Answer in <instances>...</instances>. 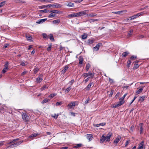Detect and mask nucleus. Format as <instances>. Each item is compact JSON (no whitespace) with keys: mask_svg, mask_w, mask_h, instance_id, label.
Segmentation results:
<instances>
[{"mask_svg":"<svg viewBox=\"0 0 149 149\" xmlns=\"http://www.w3.org/2000/svg\"><path fill=\"white\" fill-rule=\"evenodd\" d=\"M89 10H85L80 11L77 13L78 16V17H81L86 15L88 12Z\"/></svg>","mask_w":149,"mask_h":149,"instance_id":"1","label":"nucleus"},{"mask_svg":"<svg viewBox=\"0 0 149 149\" xmlns=\"http://www.w3.org/2000/svg\"><path fill=\"white\" fill-rule=\"evenodd\" d=\"M22 117L23 119L25 121L28 122L29 121L30 117L26 113H23L22 114Z\"/></svg>","mask_w":149,"mask_h":149,"instance_id":"2","label":"nucleus"},{"mask_svg":"<svg viewBox=\"0 0 149 149\" xmlns=\"http://www.w3.org/2000/svg\"><path fill=\"white\" fill-rule=\"evenodd\" d=\"M78 103L77 102H72L68 104V106L70 108H71L72 107H74L75 105H78Z\"/></svg>","mask_w":149,"mask_h":149,"instance_id":"3","label":"nucleus"},{"mask_svg":"<svg viewBox=\"0 0 149 149\" xmlns=\"http://www.w3.org/2000/svg\"><path fill=\"white\" fill-rule=\"evenodd\" d=\"M124 103V102H122L120 100V101H119L118 103L114 104L113 107L114 108H116L121 105H122Z\"/></svg>","mask_w":149,"mask_h":149,"instance_id":"4","label":"nucleus"},{"mask_svg":"<svg viewBox=\"0 0 149 149\" xmlns=\"http://www.w3.org/2000/svg\"><path fill=\"white\" fill-rule=\"evenodd\" d=\"M42 76L43 75H42L40 74L36 78V80L38 83H40L42 81L43 79L42 77Z\"/></svg>","mask_w":149,"mask_h":149,"instance_id":"5","label":"nucleus"},{"mask_svg":"<svg viewBox=\"0 0 149 149\" xmlns=\"http://www.w3.org/2000/svg\"><path fill=\"white\" fill-rule=\"evenodd\" d=\"M121 138V137L118 135L114 141L113 143H116V145H117V143L119 142Z\"/></svg>","mask_w":149,"mask_h":149,"instance_id":"6","label":"nucleus"},{"mask_svg":"<svg viewBox=\"0 0 149 149\" xmlns=\"http://www.w3.org/2000/svg\"><path fill=\"white\" fill-rule=\"evenodd\" d=\"M76 17H78L77 13H72L71 14H70L68 16V18H72Z\"/></svg>","mask_w":149,"mask_h":149,"instance_id":"7","label":"nucleus"},{"mask_svg":"<svg viewBox=\"0 0 149 149\" xmlns=\"http://www.w3.org/2000/svg\"><path fill=\"white\" fill-rule=\"evenodd\" d=\"M102 45V44L101 42L98 43L97 45L95 47H93L94 49H96V51H97L99 50L100 46Z\"/></svg>","mask_w":149,"mask_h":149,"instance_id":"8","label":"nucleus"},{"mask_svg":"<svg viewBox=\"0 0 149 149\" xmlns=\"http://www.w3.org/2000/svg\"><path fill=\"white\" fill-rule=\"evenodd\" d=\"M105 140L106 141V137L104 135L101 137L100 140V143H103Z\"/></svg>","mask_w":149,"mask_h":149,"instance_id":"9","label":"nucleus"},{"mask_svg":"<svg viewBox=\"0 0 149 149\" xmlns=\"http://www.w3.org/2000/svg\"><path fill=\"white\" fill-rule=\"evenodd\" d=\"M140 126V133L141 134H143V123H141L139 124Z\"/></svg>","mask_w":149,"mask_h":149,"instance_id":"10","label":"nucleus"},{"mask_svg":"<svg viewBox=\"0 0 149 149\" xmlns=\"http://www.w3.org/2000/svg\"><path fill=\"white\" fill-rule=\"evenodd\" d=\"M86 138L88 141H90L92 140L93 138V136L91 134H87L86 135Z\"/></svg>","mask_w":149,"mask_h":149,"instance_id":"11","label":"nucleus"},{"mask_svg":"<svg viewBox=\"0 0 149 149\" xmlns=\"http://www.w3.org/2000/svg\"><path fill=\"white\" fill-rule=\"evenodd\" d=\"M47 20V18L39 19L37 21V22H36V23L38 24L42 23L45 22L46 20Z\"/></svg>","mask_w":149,"mask_h":149,"instance_id":"12","label":"nucleus"},{"mask_svg":"<svg viewBox=\"0 0 149 149\" xmlns=\"http://www.w3.org/2000/svg\"><path fill=\"white\" fill-rule=\"evenodd\" d=\"M97 15V14L96 13H91L87 14L86 16L89 17H95Z\"/></svg>","mask_w":149,"mask_h":149,"instance_id":"13","label":"nucleus"},{"mask_svg":"<svg viewBox=\"0 0 149 149\" xmlns=\"http://www.w3.org/2000/svg\"><path fill=\"white\" fill-rule=\"evenodd\" d=\"M68 68L69 67L68 66V65H65L63 69L61 71L62 73L63 74L65 73V72H66L67 69H68Z\"/></svg>","mask_w":149,"mask_h":149,"instance_id":"14","label":"nucleus"},{"mask_svg":"<svg viewBox=\"0 0 149 149\" xmlns=\"http://www.w3.org/2000/svg\"><path fill=\"white\" fill-rule=\"evenodd\" d=\"M111 135L112 134L110 133H109L107 134V136L106 137V141H110Z\"/></svg>","mask_w":149,"mask_h":149,"instance_id":"15","label":"nucleus"},{"mask_svg":"<svg viewBox=\"0 0 149 149\" xmlns=\"http://www.w3.org/2000/svg\"><path fill=\"white\" fill-rule=\"evenodd\" d=\"M124 11H125V12H127V10H122L120 11H116V12H113L112 13H113L118 14V15H120V14L121 13H123Z\"/></svg>","mask_w":149,"mask_h":149,"instance_id":"16","label":"nucleus"},{"mask_svg":"<svg viewBox=\"0 0 149 149\" xmlns=\"http://www.w3.org/2000/svg\"><path fill=\"white\" fill-rule=\"evenodd\" d=\"M144 143V141H142L140 144L138 149H143Z\"/></svg>","mask_w":149,"mask_h":149,"instance_id":"17","label":"nucleus"},{"mask_svg":"<svg viewBox=\"0 0 149 149\" xmlns=\"http://www.w3.org/2000/svg\"><path fill=\"white\" fill-rule=\"evenodd\" d=\"M60 22V19H57L53 21L52 22L53 24H58Z\"/></svg>","mask_w":149,"mask_h":149,"instance_id":"18","label":"nucleus"},{"mask_svg":"<svg viewBox=\"0 0 149 149\" xmlns=\"http://www.w3.org/2000/svg\"><path fill=\"white\" fill-rule=\"evenodd\" d=\"M144 14V13L143 12H141L137 13V14L135 15V17H136V18L139 17V16L143 15Z\"/></svg>","mask_w":149,"mask_h":149,"instance_id":"19","label":"nucleus"},{"mask_svg":"<svg viewBox=\"0 0 149 149\" xmlns=\"http://www.w3.org/2000/svg\"><path fill=\"white\" fill-rule=\"evenodd\" d=\"M66 5L69 7H72L74 6V3L72 2H69Z\"/></svg>","mask_w":149,"mask_h":149,"instance_id":"20","label":"nucleus"},{"mask_svg":"<svg viewBox=\"0 0 149 149\" xmlns=\"http://www.w3.org/2000/svg\"><path fill=\"white\" fill-rule=\"evenodd\" d=\"M129 54L128 52H125L123 53L122 54L123 57H125L126 56Z\"/></svg>","mask_w":149,"mask_h":149,"instance_id":"21","label":"nucleus"},{"mask_svg":"<svg viewBox=\"0 0 149 149\" xmlns=\"http://www.w3.org/2000/svg\"><path fill=\"white\" fill-rule=\"evenodd\" d=\"M79 64H82L83 63V58L81 56H80L79 57Z\"/></svg>","mask_w":149,"mask_h":149,"instance_id":"22","label":"nucleus"},{"mask_svg":"<svg viewBox=\"0 0 149 149\" xmlns=\"http://www.w3.org/2000/svg\"><path fill=\"white\" fill-rule=\"evenodd\" d=\"M94 40L93 39H89L88 40L87 42L88 44H92L94 42Z\"/></svg>","mask_w":149,"mask_h":149,"instance_id":"23","label":"nucleus"},{"mask_svg":"<svg viewBox=\"0 0 149 149\" xmlns=\"http://www.w3.org/2000/svg\"><path fill=\"white\" fill-rule=\"evenodd\" d=\"M87 34L86 33H84L81 36V38L82 39L84 40L86 39L87 37Z\"/></svg>","mask_w":149,"mask_h":149,"instance_id":"24","label":"nucleus"},{"mask_svg":"<svg viewBox=\"0 0 149 149\" xmlns=\"http://www.w3.org/2000/svg\"><path fill=\"white\" fill-rule=\"evenodd\" d=\"M42 35L43 38L45 39H48L49 38V36H47V34L45 33H43Z\"/></svg>","mask_w":149,"mask_h":149,"instance_id":"25","label":"nucleus"},{"mask_svg":"<svg viewBox=\"0 0 149 149\" xmlns=\"http://www.w3.org/2000/svg\"><path fill=\"white\" fill-rule=\"evenodd\" d=\"M93 84V82H90L89 84L87 85V86L86 88L87 90H89L91 88V86Z\"/></svg>","mask_w":149,"mask_h":149,"instance_id":"26","label":"nucleus"},{"mask_svg":"<svg viewBox=\"0 0 149 149\" xmlns=\"http://www.w3.org/2000/svg\"><path fill=\"white\" fill-rule=\"evenodd\" d=\"M48 86L47 85H44L42 87L40 88L41 91H42L45 90L46 89H47L48 88Z\"/></svg>","mask_w":149,"mask_h":149,"instance_id":"27","label":"nucleus"},{"mask_svg":"<svg viewBox=\"0 0 149 149\" xmlns=\"http://www.w3.org/2000/svg\"><path fill=\"white\" fill-rule=\"evenodd\" d=\"M143 88H140L139 90H138L136 92V94H139L140 93L143 91Z\"/></svg>","mask_w":149,"mask_h":149,"instance_id":"28","label":"nucleus"},{"mask_svg":"<svg viewBox=\"0 0 149 149\" xmlns=\"http://www.w3.org/2000/svg\"><path fill=\"white\" fill-rule=\"evenodd\" d=\"M139 66V65L137 63H135L134 65L133 69L135 70L138 68Z\"/></svg>","mask_w":149,"mask_h":149,"instance_id":"29","label":"nucleus"},{"mask_svg":"<svg viewBox=\"0 0 149 149\" xmlns=\"http://www.w3.org/2000/svg\"><path fill=\"white\" fill-rule=\"evenodd\" d=\"M9 65V63L8 61L6 62L4 64V68H5L6 69H8V66Z\"/></svg>","mask_w":149,"mask_h":149,"instance_id":"30","label":"nucleus"},{"mask_svg":"<svg viewBox=\"0 0 149 149\" xmlns=\"http://www.w3.org/2000/svg\"><path fill=\"white\" fill-rule=\"evenodd\" d=\"M50 13H54L58 14L60 13V11L57 10H50Z\"/></svg>","mask_w":149,"mask_h":149,"instance_id":"31","label":"nucleus"},{"mask_svg":"<svg viewBox=\"0 0 149 149\" xmlns=\"http://www.w3.org/2000/svg\"><path fill=\"white\" fill-rule=\"evenodd\" d=\"M131 60H129L127 62V66L128 68H129L130 66V64L131 63Z\"/></svg>","mask_w":149,"mask_h":149,"instance_id":"32","label":"nucleus"},{"mask_svg":"<svg viewBox=\"0 0 149 149\" xmlns=\"http://www.w3.org/2000/svg\"><path fill=\"white\" fill-rule=\"evenodd\" d=\"M145 97H146L145 96H142L140 97L139 101H141V102H143L145 100Z\"/></svg>","mask_w":149,"mask_h":149,"instance_id":"33","label":"nucleus"},{"mask_svg":"<svg viewBox=\"0 0 149 149\" xmlns=\"http://www.w3.org/2000/svg\"><path fill=\"white\" fill-rule=\"evenodd\" d=\"M91 67V65L89 63H88L86 66V71H88L89 70V69Z\"/></svg>","mask_w":149,"mask_h":149,"instance_id":"34","label":"nucleus"},{"mask_svg":"<svg viewBox=\"0 0 149 149\" xmlns=\"http://www.w3.org/2000/svg\"><path fill=\"white\" fill-rule=\"evenodd\" d=\"M56 95V94L54 93L51 94L48 96L49 97H50L51 98H52L55 97Z\"/></svg>","mask_w":149,"mask_h":149,"instance_id":"35","label":"nucleus"},{"mask_svg":"<svg viewBox=\"0 0 149 149\" xmlns=\"http://www.w3.org/2000/svg\"><path fill=\"white\" fill-rule=\"evenodd\" d=\"M127 95V93H126V94H125L124 95H123V96L119 99V100L121 101L122 102H124V98Z\"/></svg>","mask_w":149,"mask_h":149,"instance_id":"36","label":"nucleus"},{"mask_svg":"<svg viewBox=\"0 0 149 149\" xmlns=\"http://www.w3.org/2000/svg\"><path fill=\"white\" fill-rule=\"evenodd\" d=\"M50 36H49V38L51 41H54V39L53 36L52 34H50Z\"/></svg>","mask_w":149,"mask_h":149,"instance_id":"37","label":"nucleus"},{"mask_svg":"<svg viewBox=\"0 0 149 149\" xmlns=\"http://www.w3.org/2000/svg\"><path fill=\"white\" fill-rule=\"evenodd\" d=\"M49 11V10H47V9H44L43 10H40L39 12L40 13H47Z\"/></svg>","mask_w":149,"mask_h":149,"instance_id":"38","label":"nucleus"},{"mask_svg":"<svg viewBox=\"0 0 149 149\" xmlns=\"http://www.w3.org/2000/svg\"><path fill=\"white\" fill-rule=\"evenodd\" d=\"M59 114H54V115H51V116L52 117L54 118H55V119H56L58 117V116H59Z\"/></svg>","mask_w":149,"mask_h":149,"instance_id":"39","label":"nucleus"},{"mask_svg":"<svg viewBox=\"0 0 149 149\" xmlns=\"http://www.w3.org/2000/svg\"><path fill=\"white\" fill-rule=\"evenodd\" d=\"M88 74V76H90V77L91 78H92L94 76L93 73H92L91 72H89Z\"/></svg>","mask_w":149,"mask_h":149,"instance_id":"40","label":"nucleus"},{"mask_svg":"<svg viewBox=\"0 0 149 149\" xmlns=\"http://www.w3.org/2000/svg\"><path fill=\"white\" fill-rule=\"evenodd\" d=\"M55 16H56L55 14H53V13H50L49 15L48 16V17H49V18H52V17H55Z\"/></svg>","mask_w":149,"mask_h":149,"instance_id":"41","label":"nucleus"},{"mask_svg":"<svg viewBox=\"0 0 149 149\" xmlns=\"http://www.w3.org/2000/svg\"><path fill=\"white\" fill-rule=\"evenodd\" d=\"M88 76V74L87 73H84L82 75V77H84L85 78L87 77Z\"/></svg>","mask_w":149,"mask_h":149,"instance_id":"42","label":"nucleus"},{"mask_svg":"<svg viewBox=\"0 0 149 149\" xmlns=\"http://www.w3.org/2000/svg\"><path fill=\"white\" fill-rule=\"evenodd\" d=\"M49 101V100L48 99H45V100H43L42 101V103L43 104L45 103L46 102H48V101Z\"/></svg>","mask_w":149,"mask_h":149,"instance_id":"43","label":"nucleus"},{"mask_svg":"<svg viewBox=\"0 0 149 149\" xmlns=\"http://www.w3.org/2000/svg\"><path fill=\"white\" fill-rule=\"evenodd\" d=\"M53 6L59 8H61L62 7V5L58 3H56L55 5H54Z\"/></svg>","mask_w":149,"mask_h":149,"instance_id":"44","label":"nucleus"},{"mask_svg":"<svg viewBox=\"0 0 149 149\" xmlns=\"http://www.w3.org/2000/svg\"><path fill=\"white\" fill-rule=\"evenodd\" d=\"M71 89V88L70 87H69L66 89L65 92H66L67 93H68L70 91Z\"/></svg>","mask_w":149,"mask_h":149,"instance_id":"45","label":"nucleus"},{"mask_svg":"<svg viewBox=\"0 0 149 149\" xmlns=\"http://www.w3.org/2000/svg\"><path fill=\"white\" fill-rule=\"evenodd\" d=\"M6 1H3L0 3V8L2 7L5 3Z\"/></svg>","mask_w":149,"mask_h":149,"instance_id":"46","label":"nucleus"},{"mask_svg":"<svg viewBox=\"0 0 149 149\" xmlns=\"http://www.w3.org/2000/svg\"><path fill=\"white\" fill-rule=\"evenodd\" d=\"M39 1L43 2H51L53 1V0H39Z\"/></svg>","mask_w":149,"mask_h":149,"instance_id":"47","label":"nucleus"},{"mask_svg":"<svg viewBox=\"0 0 149 149\" xmlns=\"http://www.w3.org/2000/svg\"><path fill=\"white\" fill-rule=\"evenodd\" d=\"M26 38L27 40H31L32 39V37L31 36H26Z\"/></svg>","mask_w":149,"mask_h":149,"instance_id":"48","label":"nucleus"},{"mask_svg":"<svg viewBox=\"0 0 149 149\" xmlns=\"http://www.w3.org/2000/svg\"><path fill=\"white\" fill-rule=\"evenodd\" d=\"M91 21L90 22V23H91L92 22H94L95 21H97L99 20L98 19H93L91 20Z\"/></svg>","mask_w":149,"mask_h":149,"instance_id":"49","label":"nucleus"},{"mask_svg":"<svg viewBox=\"0 0 149 149\" xmlns=\"http://www.w3.org/2000/svg\"><path fill=\"white\" fill-rule=\"evenodd\" d=\"M8 70V69L4 68L2 70V72L3 73H5Z\"/></svg>","mask_w":149,"mask_h":149,"instance_id":"50","label":"nucleus"},{"mask_svg":"<svg viewBox=\"0 0 149 149\" xmlns=\"http://www.w3.org/2000/svg\"><path fill=\"white\" fill-rule=\"evenodd\" d=\"M136 56H135L134 55L132 56L130 58L132 60H134V59H136Z\"/></svg>","mask_w":149,"mask_h":149,"instance_id":"51","label":"nucleus"},{"mask_svg":"<svg viewBox=\"0 0 149 149\" xmlns=\"http://www.w3.org/2000/svg\"><path fill=\"white\" fill-rule=\"evenodd\" d=\"M144 37V36L143 35H140L138 36L137 39H140L141 38H142Z\"/></svg>","mask_w":149,"mask_h":149,"instance_id":"52","label":"nucleus"},{"mask_svg":"<svg viewBox=\"0 0 149 149\" xmlns=\"http://www.w3.org/2000/svg\"><path fill=\"white\" fill-rule=\"evenodd\" d=\"M82 144H77L76 146H74V148H79L81 147V146Z\"/></svg>","mask_w":149,"mask_h":149,"instance_id":"53","label":"nucleus"},{"mask_svg":"<svg viewBox=\"0 0 149 149\" xmlns=\"http://www.w3.org/2000/svg\"><path fill=\"white\" fill-rule=\"evenodd\" d=\"M130 18L131 20H132V19H134L136 18V17H135V15L132 16L131 17H130Z\"/></svg>","mask_w":149,"mask_h":149,"instance_id":"54","label":"nucleus"},{"mask_svg":"<svg viewBox=\"0 0 149 149\" xmlns=\"http://www.w3.org/2000/svg\"><path fill=\"white\" fill-rule=\"evenodd\" d=\"M23 142V141H20L18 142H16L17 145V146L19 145L20 144H21L22 142Z\"/></svg>","mask_w":149,"mask_h":149,"instance_id":"55","label":"nucleus"},{"mask_svg":"<svg viewBox=\"0 0 149 149\" xmlns=\"http://www.w3.org/2000/svg\"><path fill=\"white\" fill-rule=\"evenodd\" d=\"M90 101V99L89 98H88V99L86 100L85 102V104H87Z\"/></svg>","mask_w":149,"mask_h":149,"instance_id":"56","label":"nucleus"},{"mask_svg":"<svg viewBox=\"0 0 149 149\" xmlns=\"http://www.w3.org/2000/svg\"><path fill=\"white\" fill-rule=\"evenodd\" d=\"M83 0H75L74 2L76 3H79L81 2Z\"/></svg>","mask_w":149,"mask_h":149,"instance_id":"57","label":"nucleus"},{"mask_svg":"<svg viewBox=\"0 0 149 149\" xmlns=\"http://www.w3.org/2000/svg\"><path fill=\"white\" fill-rule=\"evenodd\" d=\"M52 48V45L51 44L47 48V51H49L51 50Z\"/></svg>","mask_w":149,"mask_h":149,"instance_id":"58","label":"nucleus"},{"mask_svg":"<svg viewBox=\"0 0 149 149\" xmlns=\"http://www.w3.org/2000/svg\"><path fill=\"white\" fill-rule=\"evenodd\" d=\"M38 70L39 69L38 68H36L34 69V73H36Z\"/></svg>","mask_w":149,"mask_h":149,"instance_id":"59","label":"nucleus"},{"mask_svg":"<svg viewBox=\"0 0 149 149\" xmlns=\"http://www.w3.org/2000/svg\"><path fill=\"white\" fill-rule=\"evenodd\" d=\"M62 103L61 102H57L56 104V106H58L59 105H61L62 104Z\"/></svg>","mask_w":149,"mask_h":149,"instance_id":"60","label":"nucleus"},{"mask_svg":"<svg viewBox=\"0 0 149 149\" xmlns=\"http://www.w3.org/2000/svg\"><path fill=\"white\" fill-rule=\"evenodd\" d=\"M136 98H137V97L136 96H134V97L133 99V100L132 101L130 102V104H132V103L134 101V100L136 99Z\"/></svg>","mask_w":149,"mask_h":149,"instance_id":"61","label":"nucleus"},{"mask_svg":"<svg viewBox=\"0 0 149 149\" xmlns=\"http://www.w3.org/2000/svg\"><path fill=\"white\" fill-rule=\"evenodd\" d=\"M133 31V30H131L129 31V32L128 33V35L130 36L132 34V33Z\"/></svg>","mask_w":149,"mask_h":149,"instance_id":"62","label":"nucleus"},{"mask_svg":"<svg viewBox=\"0 0 149 149\" xmlns=\"http://www.w3.org/2000/svg\"><path fill=\"white\" fill-rule=\"evenodd\" d=\"M18 140V139H14L12 141V143L13 144L14 143Z\"/></svg>","mask_w":149,"mask_h":149,"instance_id":"63","label":"nucleus"},{"mask_svg":"<svg viewBox=\"0 0 149 149\" xmlns=\"http://www.w3.org/2000/svg\"><path fill=\"white\" fill-rule=\"evenodd\" d=\"M109 82L111 83H112L113 82V80L112 79H111L110 78H109Z\"/></svg>","mask_w":149,"mask_h":149,"instance_id":"64","label":"nucleus"}]
</instances>
